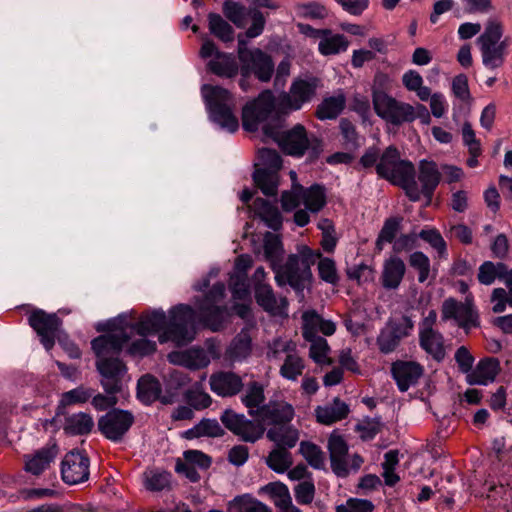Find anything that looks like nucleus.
Segmentation results:
<instances>
[{"label":"nucleus","instance_id":"obj_1","mask_svg":"<svg viewBox=\"0 0 512 512\" xmlns=\"http://www.w3.org/2000/svg\"><path fill=\"white\" fill-rule=\"evenodd\" d=\"M133 336V327L119 328L98 336L91 342L92 349L98 358L95 365L101 376L100 383L107 394H117L122 390L127 367L113 355L119 354Z\"/></svg>","mask_w":512,"mask_h":512},{"label":"nucleus","instance_id":"obj_2","mask_svg":"<svg viewBox=\"0 0 512 512\" xmlns=\"http://www.w3.org/2000/svg\"><path fill=\"white\" fill-rule=\"evenodd\" d=\"M294 416L292 405L284 401H269L259 409L258 420L253 421L244 414L236 413L232 409H226L220 420L222 424L238 436L242 441L255 443L261 439L265 432L264 424L285 425L290 422Z\"/></svg>","mask_w":512,"mask_h":512},{"label":"nucleus","instance_id":"obj_3","mask_svg":"<svg viewBox=\"0 0 512 512\" xmlns=\"http://www.w3.org/2000/svg\"><path fill=\"white\" fill-rule=\"evenodd\" d=\"M264 141L272 140L288 155L301 157L308 151V159L317 160L324 151L323 140L317 136H308L302 124H296L291 129H285V117L277 116L273 123L262 127Z\"/></svg>","mask_w":512,"mask_h":512},{"label":"nucleus","instance_id":"obj_4","mask_svg":"<svg viewBox=\"0 0 512 512\" xmlns=\"http://www.w3.org/2000/svg\"><path fill=\"white\" fill-rule=\"evenodd\" d=\"M376 172L380 177L404 189L411 201L420 200L414 165L410 161L401 160L395 147L389 146L386 148L376 165Z\"/></svg>","mask_w":512,"mask_h":512},{"label":"nucleus","instance_id":"obj_5","mask_svg":"<svg viewBox=\"0 0 512 512\" xmlns=\"http://www.w3.org/2000/svg\"><path fill=\"white\" fill-rule=\"evenodd\" d=\"M320 257V251L315 252L306 245L299 246L298 253L291 254L286 263L274 271L277 284H289L297 292L303 291L305 283L312 278L311 266Z\"/></svg>","mask_w":512,"mask_h":512},{"label":"nucleus","instance_id":"obj_6","mask_svg":"<svg viewBox=\"0 0 512 512\" xmlns=\"http://www.w3.org/2000/svg\"><path fill=\"white\" fill-rule=\"evenodd\" d=\"M202 95L210 120L230 133L237 131L239 123L234 113L235 99L229 90L205 84L202 86Z\"/></svg>","mask_w":512,"mask_h":512},{"label":"nucleus","instance_id":"obj_7","mask_svg":"<svg viewBox=\"0 0 512 512\" xmlns=\"http://www.w3.org/2000/svg\"><path fill=\"white\" fill-rule=\"evenodd\" d=\"M169 315L166 329L159 336V341L163 343L170 340L177 346L190 343L196 334L194 309L189 305L179 304L170 310Z\"/></svg>","mask_w":512,"mask_h":512},{"label":"nucleus","instance_id":"obj_8","mask_svg":"<svg viewBox=\"0 0 512 512\" xmlns=\"http://www.w3.org/2000/svg\"><path fill=\"white\" fill-rule=\"evenodd\" d=\"M282 116L275 111V97L270 90H265L242 109V123L246 130L257 129L260 122L273 123V119Z\"/></svg>","mask_w":512,"mask_h":512},{"label":"nucleus","instance_id":"obj_9","mask_svg":"<svg viewBox=\"0 0 512 512\" xmlns=\"http://www.w3.org/2000/svg\"><path fill=\"white\" fill-rule=\"evenodd\" d=\"M373 106L376 114L393 125L414 121L413 106L397 101L381 90L373 92Z\"/></svg>","mask_w":512,"mask_h":512},{"label":"nucleus","instance_id":"obj_10","mask_svg":"<svg viewBox=\"0 0 512 512\" xmlns=\"http://www.w3.org/2000/svg\"><path fill=\"white\" fill-rule=\"evenodd\" d=\"M224 295L225 285L222 282H217L200 301L198 306L201 321L213 331L220 330L224 322L226 308L219 305Z\"/></svg>","mask_w":512,"mask_h":512},{"label":"nucleus","instance_id":"obj_11","mask_svg":"<svg viewBox=\"0 0 512 512\" xmlns=\"http://www.w3.org/2000/svg\"><path fill=\"white\" fill-rule=\"evenodd\" d=\"M503 34L502 24L497 19H489L484 32L478 37L483 64L496 69L503 65L504 55L495 47Z\"/></svg>","mask_w":512,"mask_h":512},{"label":"nucleus","instance_id":"obj_12","mask_svg":"<svg viewBox=\"0 0 512 512\" xmlns=\"http://www.w3.org/2000/svg\"><path fill=\"white\" fill-rule=\"evenodd\" d=\"M133 423L131 412L114 408L98 419L97 427L108 440L121 442Z\"/></svg>","mask_w":512,"mask_h":512},{"label":"nucleus","instance_id":"obj_13","mask_svg":"<svg viewBox=\"0 0 512 512\" xmlns=\"http://www.w3.org/2000/svg\"><path fill=\"white\" fill-rule=\"evenodd\" d=\"M240 73L243 77L254 74L261 82H268L274 73V62L270 55L259 48L252 49V53L241 56Z\"/></svg>","mask_w":512,"mask_h":512},{"label":"nucleus","instance_id":"obj_14","mask_svg":"<svg viewBox=\"0 0 512 512\" xmlns=\"http://www.w3.org/2000/svg\"><path fill=\"white\" fill-rule=\"evenodd\" d=\"M413 327V321L406 315L402 316L399 322L389 320L377 337L379 350L384 354L394 351L400 341L410 334Z\"/></svg>","mask_w":512,"mask_h":512},{"label":"nucleus","instance_id":"obj_15","mask_svg":"<svg viewBox=\"0 0 512 512\" xmlns=\"http://www.w3.org/2000/svg\"><path fill=\"white\" fill-rule=\"evenodd\" d=\"M61 474L63 481L70 485L88 480L89 458L79 451H70L62 461Z\"/></svg>","mask_w":512,"mask_h":512},{"label":"nucleus","instance_id":"obj_16","mask_svg":"<svg viewBox=\"0 0 512 512\" xmlns=\"http://www.w3.org/2000/svg\"><path fill=\"white\" fill-rule=\"evenodd\" d=\"M29 324L41 338V343L49 350L54 346L55 333L61 325L56 314H48L43 310H35L29 317Z\"/></svg>","mask_w":512,"mask_h":512},{"label":"nucleus","instance_id":"obj_17","mask_svg":"<svg viewBox=\"0 0 512 512\" xmlns=\"http://www.w3.org/2000/svg\"><path fill=\"white\" fill-rule=\"evenodd\" d=\"M317 80L306 81L298 79L291 85L289 93L280 96V106L284 109L298 110L316 94Z\"/></svg>","mask_w":512,"mask_h":512},{"label":"nucleus","instance_id":"obj_18","mask_svg":"<svg viewBox=\"0 0 512 512\" xmlns=\"http://www.w3.org/2000/svg\"><path fill=\"white\" fill-rule=\"evenodd\" d=\"M211 390L222 397H232L242 391L244 383L242 378L231 371H221L210 376Z\"/></svg>","mask_w":512,"mask_h":512},{"label":"nucleus","instance_id":"obj_19","mask_svg":"<svg viewBox=\"0 0 512 512\" xmlns=\"http://www.w3.org/2000/svg\"><path fill=\"white\" fill-rule=\"evenodd\" d=\"M391 372L400 391H407L415 385L423 374L420 364L412 361H396L392 364Z\"/></svg>","mask_w":512,"mask_h":512},{"label":"nucleus","instance_id":"obj_20","mask_svg":"<svg viewBox=\"0 0 512 512\" xmlns=\"http://www.w3.org/2000/svg\"><path fill=\"white\" fill-rule=\"evenodd\" d=\"M255 299L257 304L266 312L274 316H282L286 314L288 301L285 297L279 300L276 298L272 287L268 284H255Z\"/></svg>","mask_w":512,"mask_h":512},{"label":"nucleus","instance_id":"obj_21","mask_svg":"<svg viewBox=\"0 0 512 512\" xmlns=\"http://www.w3.org/2000/svg\"><path fill=\"white\" fill-rule=\"evenodd\" d=\"M332 471L338 477H346L349 473L346 456L348 446L342 436L332 434L328 440Z\"/></svg>","mask_w":512,"mask_h":512},{"label":"nucleus","instance_id":"obj_22","mask_svg":"<svg viewBox=\"0 0 512 512\" xmlns=\"http://www.w3.org/2000/svg\"><path fill=\"white\" fill-rule=\"evenodd\" d=\"M160 393L161 385L154 376L146 374L138 380L137 396L144 404L149 405L156 400H160L163 404L172 403L170 396L161 397Z\"/></svg>","mask_w":512,"mask_h":512},{"label":"nucleus","instance_id":"obj_23","mask_svg":"<svg viewBox=\"0 0 512 512\" xmlns=\"http://www.w3.org/2000/svg\"><path fill=\"white\" fill-rule=\"evenodd\" d=\"M500 370L499 360L488 357L482 359L476 367L467 375L470 385H487L494 381Z\"/></svg>","mask_w":512,"mask_h":512},{"label":"nucleus","instance_id":"obj_24","mask_svg":"<svg viewBox=\"0 0 512 512\" xmlns=\"http://www.w3.org/2000/svg\"><path fill=\"white\" fill-rule=\"evenodd\" d=\"M418 179L422 189L420 195L423 194L428 202L431 201L433 193L440 182V173L434 162L423 160L419 165Z\"/></svg>","mask_w":512,"mask_h":512},{"label":"nucleus","instance_id":"obj_25","mask_svg":"<svg viewBox=\"0 0 512 512\" xmlns=\"http://www.w3.org/2000/svg\"><path fill=\"white\" fill-rule=\"evenodd\" d=\"M252 349V339L247 330H241L230 342L225 351V359L234 363L246 359Z\"/></svg>","mask_w":512,"mask_h":512},{"label":"nucleus","instance_id":"obj_26","mask_svg":"<svg viewBox=\"0 0 512 512\" xmlns=\"http://www.w3.org/2000/svg\"><path fill=\"white\" fill-rule=\"evenodd\" d=\"M167 317L165 312L155 310L149 314L141 317V320L133 325H126L122 328L133 327L134 335L139 334L140 336H146L151 333L158 332L162 329H166Z\"/></svg>","mask_w":512,"mask_h":512},{"label":"nucleus","instance_id":"obj_27","mask_svg":"<svg viewBox=\"0 0 512 512\" xmlns=\"http://www.w3.org/2000/svg\"><path fill=\"white\" fill-rule=\"evenodd\" d=\"M498 279L504 281L509 292L507 293L503 288H496L493 290L491 301H497L492 308L494 313L503 312L506 308V304L512 307V269H508L507 265L504 264V269L498 271Z\"/></svg>","mask_w":512,"mask_h":512},{"label":"nucleus","instance_id":"obj_28","mask_svg":"<svg viewBox=\"0 0 512 512\" xmlns=\"http://www.w3.org/2000/svg\"><path fill=\"white\" fill-rule=\"evenodd\" d=\"M405 271L404 261L397 256H391L384 263L382 272L383 287L386 289H396L400 285Z\"/></svg>","mask_w":512,"mask_h":512},{"label":"nucleus","instance_id":"obj_29","mask_svg":"<svg viewBox=\"0 0 512 512\" xmlns=\"http://www.w3.org/2000/svg\"><path fill=\"white\" fill-rule=\"evenodd\" d=\"M63 430L68 435H87L94 428L92 416L85 412L67 414L65 412Z\"/></svg>","mask_w":512,"mask_h":512},{"label":"nucleus","instance_id":"obj_30","mask_svg":"<svg viewBox=\"0 0 512 512\" xmlns=\"http://www.w3.org/2000/svg\"><path fill=\"white\" fill-rule=\"evenodd\" d=\"M207 66L213 74L225 78L235 77L240 70L235 57L225 52H217V57L211 59Z\"/></svg>","mask_w":512,"mask_h":512},{"label":"nucleus","instance_id":"obj_31","mask_svg":"<svg viewBox=\"0 0 512 512\" xmlns=\"http://www.w3.org/2000/svg\"><path fill=\"white\" fill-rule=\"evenodd\" d=\"M253 206L255 213L269 228L274 231L281 229L283 218L276 206L263 198H256Z\"/></svg>","mask_w":512,"mask_h":512},{"label":"nucleus","instance_id":"obj_32","mask_svg":"<svg viewBox=\"0 0 512 512\" xmlns=\"http://www.w3.org/2000/svg\"><path fill=\"white\" fill-rule=\"evenodd\" d=\"M316 418L319 423L330 425L347 417L349 407L338 397L334 398L332 405L324 407L318 406L315 410Z\"/></svg>","mask_w":512,"mask_h":512},{"label":"nucleus","instance_id":"obj_33","mask_svg":"<svg viewBox=\"0 0 512 512\" xmlns=\"http://www.w3.org/2000/svg\"><path fill=\"white\" fill-rule=\"evenodd\" d=\"M241 401L248 408V414L251 417H257L259 409L265 405L263 385L257 381L249 382L245 393L241 396Z\"/></svg>","mask_w":512,"mask_h":512},{"label":"nucleus","instance_id":"obj_34","mask_svg":"<svg viewBox=\"0 0 512 512\" xmlns=\"http://www.w3.org/2000/svg\"><path fill=\"white\" fill-rule=\"evenodd\" d=\"M346 97L343 93L323 99L317 106L315 116L320 120L336 119L344 110Z\"/></svg>","mask_w":512,"mask_h":512},{"label":"nucleus","instance_id":"obj_35","mask_svg":"<svg viewBox=\"0 0 512 512\" xmlns=\"http://www.w3.org/2000/svg\"><path fill=\"white\" fill-rule=\"evenodd\" d=\"M420 345L437 361H441L445 356L443 336L433 329L420 331Z\"/></svg>","mask_w":512,"mask_h":512},{"label":"nucleus","instance_id":"obj_36","mask_svg":"<svg viewBox=\"0 0 512 512\" xmlns=\"http://www.w3.org/2000/svg\"><path fill=\"white\" fill-rule=\"evenodd\" d=\"M255 185L267 197H274L278 193L279 175L276 171L269 169H255L253 173Z\"/></svg>","mask_w":512,"mask_h":512},{"label":"nucleus","instance_id":"obj_37","mask_svg":"<svg viewBox=\"0 0 512 512\" xmlns=\"http://www.w3.org/2000/svg\"><path fill=\"white\" fill-rule=\"evenodd\" d=\"M58 454V447L56 444L51 445L50 447H45L36 452L34 457L28 460L25 464L26 471L39 475L41 474L49 465V463L56 457Z\"/></svg>","mask_w":512,"mask_h":512},{"label":"nucleus","instance_id":"obj_38","mask_svg":"<svg viewBox=\"0 0 512 512\" xmlns=\"http://www.w3.org/2000/svg\"><path fill=\"white\" fill-rule=\"evenodd\" d=\"M264 257L270 262L273 271L280 265L284 253L282 242L279 236L267 232L264 235Z\"/></svg>","mask_w":512,"mask_h":512},{"label":"nucleus","instance_id":"obj_39","mask_svg":"<svg viewBox=\"0 0 512 512\" xmlns=\"http://www.w3.org/2000/svg\"><path fill=\"white\" fill-rule=\"evenodd\" d=\"M170 362L184 365L189 368L197 369L207 364V359L203 350L190 349L185 352H172L168 355Z\"/></svg>","mask_w":512,"mask_h":512},{"label":"nucleus","instance_id":"obj_40","mask_svg":"<svg viewBox=\"0 0 512 512\" xmlns=\"http://www.w3.org/2000/svg\"><path fill=\"white\" fill-rule=\"evenodd\" d=\"M402 216L389 217L384 221V224L378 234L375 246L378 251L383 250L384 243H393L397 239V234L402 229Z\"/></svg>","mask_w":512,"mask_h":512},{"label":"nucleus","instance_id":"obj_41","mask_svg":"<svg viewBox=\"0 0 512 512\" xmlns=\"http://www.w3.org/2000/svg\"><path fill=\"white\" fill-rule=\"evenodd\" d=\"M208 28L212 35L223 42L234 40L233 27L217 13L211 12L208 14Z\"/></svg>","mask_w":512,"mask_h":512},{"label":"nucleus","instance_id":"obj_42","mask_svg":"<svg viewBox=\"0 0 512 512\" xmlns=\"http://www.w3.org/2000/svg\"><path fill=\"white\" fill-rule=\"evenodd\" d=\"M94 394V390L91 388H85L83 386H79L75 389L67 391L62 394L60 404L57 408L56 415H64L65 408L72 404H79L87 402Z\"/></svg>","mask_w":512,"mask_h":512},{"label":"nucleus","instance_id":"obj_43","mask_svg":"<svg viewBox=\"0 0 512 512\" xmlns=\"http://www.w3.org/2000/svg\"><path fill=\"white\" fill-rule=\"evenodd\" d=\"M302 200L307 210L317 213L326 205L325 189L319 184H314L310 188H304Z\"/></svg>","mask_w":512,"mask_h":512},{"label":"nucleus","instance_id":"obj_44","mask_svg":"<svg viewBox=\"0 0 512 512\" xmlns=\"http://www.w3.org/2000/svg\"><path fill=\"white\" fill-rule=\"evenodd\" d=\"M456 321L466 333L469 332L471 327H478L480 325L479 315L477 310L474 308L472 300L466 299L465 302H460Z\"/></svg>","mask_w":512,"mask_h":512},{"label":"nucleus","instance_id":"obj_45","mask_svg":"<svg viewBox=\"0 0 512 512\" xmlns=\"http://www.w3.org/2000/svg\"><path fill=\"white\" fill-rule=\"evenodd\" d=\"M349 46V41L342 34L333 35L330 31V35L323 36L318 44L319 51L323 55L337 54L340 51H346Z\"/></svg>","mask_w":512,"mask_h":512},{"label":"nucleus","instance_id":"obj_46","mask_svg":"<svg viewBox=\"0 0 512 512\" xmlns=\"http://www.w3.org/2000/svg\"><path fill=\"white\" fill-rule=\"evenodd\" d=\"M223 14L238 28H243L247 21V10L244 5L233 0H226L223 3Z\"/></svg>","mask_w":512,"mask_h":512},{"label":"nucleus","instance_id":"obj_47","mask_svg":"<svg viewBox=\"0 0 512 512\" xmlns=\"http://www.w3.org/2000/svg\"><path fill=\"white\" fill-rule=\"evenodd\" d=\"M292 463L291 453L288 452L285 448L277 447L273 449L266 459V464L268 467L277 473L285 472L288 468H290Z\"/></svg>","mask_w":512,"mask_h":512},{"label":"nucleus","instance_id":"obj_48","mask_svg":"<svg viewBox=\"0 0 512 512\" xmlns=\"http://www.w3.org/2000/svg\"><path fill=\"white\" fill-rule=\"evenodd\" d=\"M299 451L311 467L315 469L324 468V453L316 444L302 441Z\"/></svg>","mask_w":512,"mask_h":512},{"label":"nucleus","instance_id":"obj_49","mask_svg":"<svg viewBox=\"0 0 512 512\" xmlns=\"http://www.w3.org/2000/svg\"><path fill=\"white\" fill-rule=\"evenodd\" d=\"M492 449L499 461L506 459V456L512 451V427L502 429L501 436L493 441Z\"/></svg>","mask_w":512,"mask_h":512},{"label":"nucleus","instance_id":"obj_50","mask_svg":"<svg viewBox=\"0 0 512 512\" xmlns=\"http://www.w3.org/2000/svg\"><path fill=\"white\" fill-rule=\"evenodd\" d=\"M304 194V187L299 183H294L290 190H285L281 195V206L286 212L296 209Z\"/></svg>","mask_w":512,"mask_h":512},{"label":"nucleus","instance_id":"obj_51","mask_svg":"<svg viewBox=\"0 0 512 512\" xmlns=\"http://www.w3.org/2000/svg\"><path fill=\"white\" fill-rule=\"evenodd\" d=\"M229 287L233 298L244 300L249 296L247 273L237 272L230 277Z\"/></svg>","mask_w":512,"mask_h":512},{"label":"nucleus","instance_id":"obj_52","mask_svg":"<svg viewBox=\"0 0 512 512\" xmlns=\"http://www.w3.org/2000/svg\"><path fill=\"white\" fill-rule=\"evenodd\" d=\"M409 265L418 271V281L425 282L430 277V260L420 251L412 253L409 257Z\"/></svg>","mask_w":512,"mask_h":512},{"label":"nucleus","instance_id":"obj_53","mask_svg":"<svg viewBox=\"0 0 512 512\" xmlns=\"http://www.w3.org/2000/svg\"><path fill=\"white\" fill-rule=\"evenodd\" d=\"M259 160L262 168L256 165L255 169H269L270 171L278 172L282 167V159L279 153L274 149L261 148L258 151Z\"/></svg>","mask_w":512,"mask_h":512},{"label":"nucleus","instance_id":"obj_54","mask_svg":"<svg viewBox=\"0 0 512 512\" xmlns=\"http://www.w3.org/2000/svg\"><path fill=\"white\" fill-rule=\"evenodd\" d=\"M339 129L343 137V145L345 148L351 150L357 149L359 147L358 133L354 124L347 118H342L339 122Z\"/></svg>","mask_w":512,"mask_h":512},{"label":"nucleus","instance_id":"obj_55","mask_svg":"<svg viewBox=\"0 0 512 512\" xmlns=\"http://www.w3.org/2000/svg\"><path fill=\"white\" fill-rule=\"evenodd\" d=\"M302 319L308 324L316 326L326 336L334 334L336 330V326L332 321L323 319L314 310L303 313Z\"/></svg>","mask_w":512,"mask_h":512},{"label":"nucleus","instance_id":"obj_56","mask_svg":"<svg viewBox=\"0 0 512 512\" xmlns=\"http://www.w3.org/2000/svg\"><path fill=\"white\" fill-rule=\"evenodd\" d=\"M304 369L303 361L296 355H287L284 364L281 366V374L287 379L295 380L302 374Z\"/></svg>","mask_w":512,"mask_h":512},{"label":"nucleus","instance_id":"obj_57","mask_svg":"<svg viewBox=\"0 0 512 512\" xmlns=\"http://www.w3.org/2000/svg\"><path fill=\"white\" fill-rule=\"evenodd\" d=\"M504 269V263L498 262L493 263L491 261H485L479 267L478 280L481 284L490 285L498 278V271Z\"/></svg>","mask_w":512,"mask_h":512},{"label":"nucleus","instance_id":"obj_58","mask_svg":"<svg viewBox=\"0 0 512 512\" xmlns=\"http://www.w3.org/2000/svg\"><path fill=\"white\" fill-rule=\"evenodd\" d=\"M318 259V271L320 278L327 283L334 285L337 284L339 277L334 260L327 257L322 258V256Z\"/></svg>","mask_w":512,"mask_h":512},{"label":"nucleus","instance_id":"obj_59","mask_svg":"<svg viewBox=\"0 0 512 512\" xmlns=\"http://www.w3.org/2000/svg\"><path fill=\"white\" fill-rule=\"evenodd\" d=\"M374 505L366 499L350 498L345 504L338 505L336 512H372Z\"/></svg>","mask_w":512,"mask_h":512},{"label":"nucleus","instance_id":"obj_60","mask_svg":"<svg viewBox=\"0 0 512 512\" xmlns=\"http://www.w3.org/2000/svg\"><path fill=\"white\" fill-rule=\"evenodd\" d=\"M462 137L464 144L468 146L469 153L474 155L481 154V147L479 140L475 137V132L470 122L466 121L462 127Z\"/></svg>","mask_w":512,"mask_h":512},{"label":"nucleus","instance_id":"obj_61","mask_svg":"<svg viewBox=\"0 0 512 512\" xmlns=\"http://www.w3.org/2000/svg\"><path fill=\"white\" fill-rule=\"evenodd\" d=\"M419 237L424 241L428 242L434 249L438 251L440 255H443L446 251V243L441 234L435 230H422L419 233Z\"/></svg>","mask_w":512,"mask_h":512},{"label":"nucleus","instance_id":"obj_62","mask_svg":"<svg viewBox=\"0 0 512 512\" xmlns=\"http://www.w3.org/2000/svg\"><path fill=\"white\" fill-rule=\"evenodd\" d=\"M296 500L301 504H310L315 495V486L311 481L300 482L295 487Z\"/></svg>","mask_w":512,"mask_h":512},{"label":"nucleus","instance_id":"obj_63","mask_svg":"<svg viewBox=\"0 0 512 512\" xmlns=\"http://www.w3.org/2000/svg\"><path fill=\"white\" fill-rule=\"evenodd\" d=\"M200 436L207 437H221L225 434L224 429L220 426L217 420L215 419H202L198 423Z\"/></svg>","mask_w":512,"mask_h":512},{"label":"nucleus","instance_id":"obj_64","mask_svg":"<svg viewBox=\"0 0 512 512\" xmlns=\"http://www.w3.org/2000/svg\"><path fill=\"white\" fill-rule=\"evenodd\" d=\"M452 91L454 95L462 101H468L471 98L468 78L465 74H459L453 78Z\"/></svg>","mask_w":512,"mask_h":512}]
</instances>
